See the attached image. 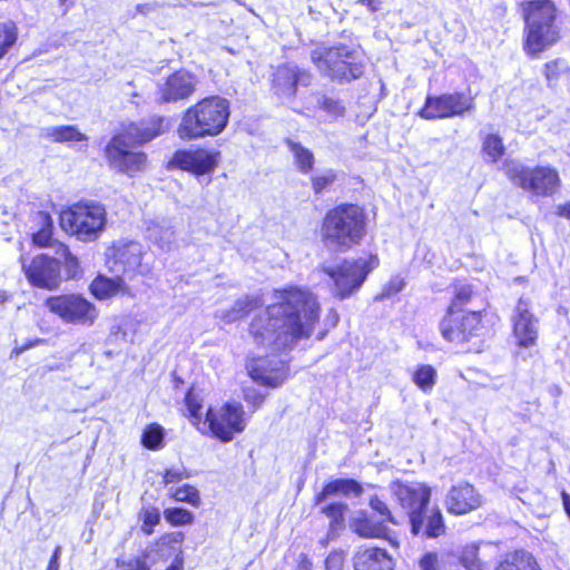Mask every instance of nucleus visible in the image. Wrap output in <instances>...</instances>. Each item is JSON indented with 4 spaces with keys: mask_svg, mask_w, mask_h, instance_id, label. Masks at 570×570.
<instances>
[{
    "mask_svg": "<svg viewBox=\"0 0 570 570\" xmlns=\"http://www.w3.org/2000/svg\"><path fill=\"white\" fill-rule=\"evenodd\" d=\"M218 158L219 153L214 150H178L173 157V164L195 175H204L215 169Z\"/></svg>",
    "mask_w": 570,
    "mask_h": 570,
    "instance_id": "obj_20",
    "label": "nucleus"
},
{
    "mask_svg": "<svg viewBox=\"0 0 570 570\" xmlns=\"http://www.w3.org/2000/svg\"><path fill=\"white\" fill-rule=\"evenodd\" d=\"M139 520L141 523V531L150 535L154 533L155 527L160 522V511L156 507H142L139 514Z\"/></svg>",
    "mask_w": 570,
    "mask_h": 570,
    "instance_id": "obj_40",
    "label": "nucleus"
},
{
    "mask_svg": "<svg viewBox=\"0 0 570 570\" xmlns=\"http://www.w3.org/2000/svg\"><path fill=\"white\" fill-rule=\"evenodd\" d=\"M45 306L63 323L72 325L91 326L99 315L96 305L80 294L50 296Z\"/></svg>",
    "mask_w": 570,
    "mask_h": 570,
    "instance_id": "obj_11",
    "label": "nucleus"
},
{
    "mask_svg": "<svg viewBox=\"0 0 570 570\" xmlns=\"http://www.w3.org/2000/svg\"><path fill=\"white\" fill-rule=\"evenodd\" d=\"M390 490L400 505L406 510L412 533L419 535L423 530V509L430 502L431 489L420 482L394 481L390 484Z\"/></svg>",
    "mask_w": 570,
    "mask_h": 570,
    "instance_id": "obj_12",
    "label": "nucleus"
},
{
    "mask_svg": "<svg viewBox=\"0 0 570 570\" xmlns=\"http://www.w3.org/2000/svg\"><path fill=\"white\" fill-rule=\"evenodd\" d=\"M420 570H438V558L435 554H425L420 561Z\"/></svg>",
    "mask_w": 570,
    "mask_h": 570,
    "instance_id": "obj_55",
    "label": "nucleus"
},
{
    "mask_svg": "<svg viewBox=\"0 0 570 570\" xmlns=\"http://www.w3.org/2000/svg\"><path fill=\"white\" fill-rule=\"evenodd\" d=\"M423 530L419 533L425 538H439L445 532L442 512L439 508L423 509Z\"/></svg>",
    "mask_w": 570,
    "mask_h": 570,
    "instance_id": "obj_27",
    "label": "nucleus"
},
{
    "mask_svg": "<svg viewBox=\"0 0 570 570\" xmlns=\"http://www.w3.org/2000/svg\"><path fill=\"white\" fill-rule=\"evenodd\" d=\"M460 562L466 570H488L487 563L479 557L476 544H469L462 549Z\"/></svg>",
    "mask_w": 570,
    "mask_h": 570,
    "instance_id": "obj_37",
    "label": "nucleus"
},
{
    "mask_svg": "<svg viewBox=\"0 0 570 570\" xmlns=\"http://www.w3.org/2000/svg\"><path fill=\"white\" fill-rule=\"evenodd\" d=\"M18 39V28L13 21L0 23V59L12 48Z\"/></svg>",
    "mask_w": 570,
    "mask_h": 570,
    "instance_id": "obj_38",
    "label": "nucleus"
},
{
    "mask_svg": "<svg viewBox=\"0 0 570 570\" xmlns=\"http://www.w3.org/2000/svg\"><path fill=\"white\" fill-rule=\"evenodd\" d=\"M346 510L347 505L343 502H334L322 508V512L332 519V525L343 522Z\"/></svg>",
    "mask_w": 570,
    "mask_h": 570,
    "instance_id": "obj_46",
    "label": "nucleus"
},
{
    "mask_svg": "<svg viewBox=\"0 0 570 570\" xmlns=\"http://www.w3.org/2000/svg\"><path fill=\"white\" fill-rule=\"evenodd\" d=\"M164 429L156 423L149 424L142 432L141 443L149 450H157L163 446Z\"/></svg>",
    "mask_w": 570,
    "mask_h": 570,
    "instance_id": "obj_39",
    "label": "nucleus"
},
{
    "mask_svg": "<svg viewBox=\"0 0 570 570\" xmlns=\"http://www.w3.org/2000/svg\"><path fill=\"white\" fill-rule=\"evenodd\" d=\"M354 570H394L393 559L380 548H360L353 557Z\"/></svg>",
    "mask_w": 570,
    "mask_h": 570,
    "instance_id": "obj_23",
    "label": "nucleus"
},
{
    "mask_svg": "<svg viewBox=\"0 0 570 570\" xmlns=\"http://www.w3.org/2000/svg\"><path fill=\"white\" fill-rule=\"evenodd\" d=\"M563 504L568 515L570 517V497L567 493H563Z\"/></svg>",
    "mask_w": 570,
    "mask_h": 570,
    "instance_id": "obj_60",
    "label": "nucleus"
},
{
    "mask_svg": "<svg viewBox=\"0 0 570 570\" xmlns=\"http://www.w3.org/2000/svg\"><path fill=\"white\" fill-rule=\"evenodd\" d=\"M405 286L404 278L396 275L393 276L389 283L383 287L382 292L376 296V299L382 301L400 293Z\"/></svg>",
    "mask_w": 570,
    "mask_h": 570,
    "instance_id": "obj_48",
    "label": "nucleus"
},
{
    "mask_svg": "<svg viewBox=\"0 0 570 570\" xmlns=\"http://www.w3.org/2000/svg\"><path fill=\"white\" fill-rule=\"evenodd\" d=\"M168 495L178 502H186L195 508L200 505V495L199 491L189 484H184L183 487H169Z\"/></svg>",
    "mask_w": 570,
    "mask_h": 570,
    "instance_id": "obj_35",
    "label": "nucleus"
},
{
    "mask_svg": "<svg viewBox=\"0 0 570 570\" xmlns=\"http://www.w3.org/2000/svg\"><path fill=\"white\" fill-rule=\"evenodd\" d=\"M472 289L469 285H462L456 289L455 298L450 306L454 307V311H459V306L470 299Z\"/></svg>",
    "mask_w": 570,
    "mask_h": 570,
    "instance_id": "obj_52",
    "label": "nucleus"
},
{
    "mask_svg": "<svg viewBox=\"0 0 570 570\" xmlns=\"http://www.w3.org/2000/svg\"><path fill=\"white\" fill-rule=\"evenodd\" d=\"M60 553H61V547L58 546V547H56L46 570H59Z\"/></svg>",
    "mask_w": 570,
    "mask_h": 570,
    "instance_id": "obj_56",
    "label": "nucleus"
},
{
    "mask_svg": "<svg viewBox=\"0 0 570 570\" xmlns=\"http://www.w3.org/2000/svg\"><path fill=\"white\" fill-rule=\"evenodd\" d=\"M106 224V208L96 202L75 204L60 214L61 228L81 242L96 240Z\"/></svg>",
    "mask_w": 570,
    "mask_h": 570,
    "instance_id": "obj_7",
    "label": "nucleus"
},
{
    "mask_svg": "<svg viewBox=\"0 0 570 570\" xmlns=\"http://www.w3.org/2000/svg\"><path fill=\"white\" fill-rule=\"evenodd\" d=\"M482 151L487 159L497 163L505 151L502 138L497 134H489L482 141Z\"/></svg>",
    "mask_w": 570,
    "mask_h": 570,
    "instance_id": "obj_36",
    "label": "nucleus"
},
{
    "mask_svg": "<svg viewBox=\"0 0 570 570\" xmlns=\"http://www.w3.org/2000/svg\"><path fill=\"white\" fill-rule=\"evenodd\" d=\"M481 315L479 312L454 311L449 307L440 323V332L444 340L454 344H463L480 335Z\"/></svg>",
    "mask_w": 570,
    "mask_h": 570,
    "instance_id": "obj_14",
    "label": "nucleus"
},
{
    "mask_svg": "<svg viewBox=\"0 0 570 570\" xmlns=\"http://www.w3.org/2000/svg\"><path fill=\"white\" fill-rule=\"evenodd\" d=\"M164 518L173 527L188 525L194 522V514L183 508H167L164 510Z\"/></svg>",
    "mask_w": 570,
    "mask_h": 570,
    "instance_id": "obj_41",
    "label": "nucleus"
},
{
    "mask_svg": "<svg viewBox=\"0 0 570 570\" xmlns=\"http://www.w3.org/2000/svg\"><path fill=\"white\" fill-rule=\"evenodd\" d=\"M185 404L187 407L188 416L194 424L202 423V407L203 399L194 390L188 391L185 396Z\"/></svg>",
    "mask_w": 570,
    "mask_h": 570,
    "instance_id": "obj_42",
    "label": "nucleus"
},
{
    "mask_svg": "<svg viewBox=\"0 0 570 570\" xmlns=\"http://www.w3.org/2000/svg\"><path fill=\"white\" fill-rule=\"evenodd\" d=\"M318 70L333 80L351 81L364 72V63L358 50L345 45L318 47L311 52Z\"/></svg>",
    "mask_w": 570,
    "mask_h": 570,
    "instance_id": "obj_6",
    "label": "nucleus"
},
{
    "mask_svg": "<svg viewBox=\"0 0 570 570\" xmlns=\"http://www.w3.org/2000/svg\"><path fill=\"white\" fill-rule=\"evenodd\" d=\"M567 69V62L562 59H556L547 62L544 66V76L549 86L553 85Z\"/></svg>",
    "mask_w": 570,
    "mask_h": 570,
    "instance_id": "obj_44",
    "label": "nucleus"
},
{
    "mask_svg": "<svg viewBox=\"0 0 570 570\" xmlns=\"http://www.w3.org/2000/svg\"><path fill=\"white\" fill-rule=\"evenodd\" d=\"M59 1H60V3L62 4V3H65L67 0H59Z\"/></svg>",
    "mask_w": 570,
    "mask_h": 570,
    "instance_id": "obj_63",
    "label": "nucleus"
},
{
    "mask_svg": "<svg viewBox=\"0 0 570 570\" xmlns=\"http://www.w3.org/2000/svg\"><path fill=\"white\" fill-rule=\"evenodd\" d=\"M344 561L343 551H332L325 559V570H344Z\"/></svg>",
    "mask_w": 570,
    "mask_h": 570,
    "instance_id": "obj_51",
    "label": "nucleus"
},
{
    "mask_svg": "<svg viewBox=\"0 0 570 570\" xmlns=\"http://www.w3.org/2000/svg\"><path fill=\"white\" fill-rule=\"evenodd\" d=\"M503 170L514 185L537 196H551L561 185L559 173L550 166L531 168L515 160H507Z\"/></svg>",
    "mask_w": 570,
    "mask_h": 570,
    "instance_id": "obj_9",
    "label": "nucleus"
},
{
    "mask_svg": "<svg viewBox=\"0 0 570 570\" xmlns=\"http://www.w3.org/2000/svg\"><path fill=\"white\" fill-rule=\"evenodd\" d=\"M145 254V247L139 242L119 239L107 249V264L110 272L120 273L129 279L136 275L147 276L151 273V265L142 262Z\"/></svg>",
    "mask_w": 570,
    "mask_h": 570,
    "instance_id": "obj_10",
    "label": "nucleus"
},
{
    "mask_svg": "<svg viewBox=\"0 0 570 570\" xmlns=\"http://www.w3.org/2000/svg\"><path fill=\"white\" fill-rule=\"evenodd\" d=\"M276 302L250 324V333L257 345L273 353L308 337L320 317V304L313 293L291 287L275 293Z\"/></svg>",
    "mask_w": 570,
    "mask_h": 570,
    "instance_id": "obj_1",
    "label": "nucleus"
},
{
    "mask_svg": "<svg viewBox=\"0 0 570 570\" xmlns=\"http://www.w3.org/2000/svg\"><path fill=\"white\" fill-rule=\"evenodd\" d=\"M352 528L363 538H381L385 535L387 530L384 521H377L367 515L356 518L352 523Z\"/></svg>",
    "mask_w": 570,
    "mask_h": 570,
    "instance_id": "obj_28",
    "label": "nucleus"
},
{
    "mask_svg": "<svg viewBox=\"0 0 570 570\" xmlns=\"http://www.w3.org/2000/svg\"><path fill=\"white\" fill-rule=\"evenodd\" d=\"M229 101L219 96L204 98L183 115L177 134L181 139H198L219 135L229 119Z\"/></svg>",
    "mask_w": 570,
    "mask_h": 570,
    "instance_id": "obj_4",
    "label": "nucleus"
},
{
    "mask_svg": "<svg viewBox=\"0 0 570 570\" xmlns=\"http://www.w3.org/2000/svg\"><path fill=\"white\" fill-rule=\"evenodd\" d=\"M436 377V370L428 364L420 365L412 374V381L425 394L433 390Z\"/></svg>",
    "mask_w": 570,
    "mask_h": 570,
    "instance_id": "obj_33",
    "label": "nucleus"
},
{
    "mask_svg": "<svg viewBox=\"0 0 570 570\" xmlns=\"http://www.w3.org/2000/svg\"><path fill=\"white\" fill-rule=\"evenodd\" d=\"M317 105L321 109H323L333 117L342 116L345 111V107L340 100L327 96L320 97L317 100Z\"/></svg>",
    "mask_w": 570,
    "mask_h": 570,
    "instance_id": "obj_45",
    "label": "nucleus"
},
{
    "mask_svg": "<svg viewBox=\"0 0 570 570\" xmlns=\"http://www.w3.org/2000/svg\"><path fill=\"white\" fill-rule=\"evenodd\" d=\"M370 507L381 515V518H382L381 521H384V523L385 522L395 523L393 515H392L390 509L387 508L386 503L383 502L380 498H377V497L371 498Z\"/></svg>",
    "mask_w": 570,
    "mask_h": 570,
    "instance_id": "obj_50",
    "label": "nucleus"
},
{
    "mask_svg": "<svg viewBox=\"0 0 570 570\" xmlns=\"http://www.w3.org/2000/svg\"><path fill=\"white\" fill-rule=\"evenodd\" d=\"M125 570H149L148 566L146 564V561L138 558L130 560L126 563Z\"/></svg>",
    "mask_w": 570,
    "mask_h": 570,
    "instance_id": "obj_57",
    "label": "nucleus"
},
{
    "mask_svg": "<svg viewBox=\"0 0 570 570\" xmlns=\"http://www.w3.org/2000/svg\"><path fill=\"white\" fill-rule=\"evenodd\" d=\"M43 136L55 142L85 141L87 136L75 126H52L45 128Z\"/></svg>",
    "mask_w": 570,
    "mask_h": 570,
    "instance_id": "obj_30",
    "label": "nucleus"
},
{
    "mask_svg": "<svg viewBox=\"0 0 570 570\" xmlns=\"http://www.w3.org/2000/svg\"><path fill=\"white\" fill-rule=\"evenodd\" d=\"M531 307L529 298L520 297L511 316L517 345L523 348L534 346L539 336V318L532 313Z\"/></svg>",
    "mask_w": 570,
    "mask_h": 570,
    "instance_id": "obj_16",
    "label": "nucleus"
},
{
    "mask_svg": "<svg viewBox=\"0 0 570 570\" xmlns=\"http://www.w3.org/2000/svg\"><path fill=\"white\" fill-rule=\"evenodd\" d=\"M246 424L245 412L239 403H227L216 411L208 409L203 422L204 428L207 426L210 433L222 442L232 441L235 433L245 430Z\"/></svg>",
    "mask_w": 570,
    "mask_h": 570,
    "instance_id": "obj_13",
    "label": "nucleus"
},
{
    "mask_svg": "<svg viewBox=\"0 0 570 570\" xmlns=\"http://www.w3.org/2000/svg\"><path fill=\"white\" fill-rule=\"evenodd\" d=\"M361 3L365 4L372 12H375L381 7L380 0H360Z\"/></svg>",
    "mask_w": 570,
    "mask_h": 570,
    "instance_id": "obj_59",
    "label": "nucleus"
},
{
    "mask_svg": "<svg viewBox=\"0 0 570 570\" xmlns=\"http://www.w3.org/2000/svg\"><path fill=\"white\" fill-rule=\"evenodd\" d=\"M265 396L257 393L255 390L247 389L245 390V401L254 406V409L259 407L264 402Z\"/></svg>",
    "mask_w": 570,
    "mask_h": 570,
    "instance_id": "obj_54",
    "label": "nucleus"
},
{
    "mask_svg": "<svg viewBox=\"0 0 570 570\" xmlns=\"http://www.w3.org/2000/svg\"><path fill=\"white\" fill-rule=\"evenodd\" d=\"M309 76L302 72L296 67H278L274 75V86L284 96L292 97L296 92L298 83L307 86Z\"/></svg>",
    "mask_w": 570,
    "mask_h": 570,
    "instance_id": "obj_24",
    "label": "nucleus"
},
{
    "mask_svg": "<svg viewBox=\"0 0 570 570\" xmlns=\"http://www.w3.org/2000/svg\"><path fill=\"white\" fill-rule=\"evenodd\" d=\"M91 295L99 299H109L116 295H122L128 297H135L136 293L126 283L121 276L107 277L105 275H98L94 278L89 286Z\"/></svg>",
    "mask_w": 570,
    "mask_h": 570,
    "instance_id": "obj_22",
    "label": "nucleus"
},
{
    "mask_svg": "<svg viewBox=\"0 0 570 570\" xmlns=\"http://www.w3.org/2000/svg\"><path fill=\"white\" fill-rule=\"evenodd\" d=\"M557 9L550 0H534L524 4L525 41L524 50L530 56L552 46L560 37L556 23Z\"/></svg>",
    "mask_w": 570,
    "mask_h": 570,
    "instance_id": "obj_5",
    "label": "nucleus"
},
{
    "mask_svg": "<svg viewBox=\"0 0 570 570\" xmlns=\"http://www.w3.org/2000/svg\"><path fill=\"white\" fill-rule=\"evenodd\" d=\"M166 570H180V567L175 566V564H171V566H170V567H168Z\"/></svg>",
    "mask_w": 570,
    "mask_h": 570,
    "instance_id": "obj_61",
    "label": "nucleus"
},
{
    "mask_svg": "<svg viewBox=\"0 0 570 570\" xmlns=\"http://www.w3.org/2000/svg\"><path fill=\"white\" fill-rule=\"evenodd\" d=\"M184 534L181 532L167 533L159 538L156 542L158 549H163L164 547H169L171 543L178 544L183 541Z\"/></svg>",
    "mask_w": 570,
    "mask_h": 570,
    "instance_id": "obj_53",
    "label": "nucleus"
},
{
    "mask_svg": "<svg viewBox=\"0 0 570 570\" xmlns=\"http://www.w3.org/2000/svg\"><path fill=\"white\" fill-rule=\"evenodd\" d=\"M250 304L252 302L247 297L240 298L235 302L234 306L230 309L222 312L220 317L225 323L236 322L237 320L243 318L248 313Z\"/></svg>",
    "mask_w": 570,
    "mask_h": 570,
    "instance_id": "obj_43",
    "label": "nucleus"
},
{
    "mask_svg": "<svg viewBox=\"0 0 570 570\" xmlns=\"http://www.w3.org/2000/svg\"><path fill=\"white\" fill-rule=\"evenodd\" d=\"M147 235L150 242L161 250H170L175 242V232L167 223H151L148 226Z\"/></svg>",
    "mask_w": 570,
    "mask_h": 570,
    "instance_id": "obj_26",
    "label": "nucleus"
},
{
    "mask_svg": "<svg viewBox=\"0 0 570 570\" xmlns=\"http://www.w3.org/2000/svg\"><path fill=\"white\" fill-rule=\"evenodd\" d=\"M495 570H540L535 559L525 551H515L497 567Z\"/></svg>",
    "mask_w": 570,
    "mask_h": 570,
    "instance_id": "obj_29",
    "label": "nucleus"
},
{
    "mask_svg": "<svg viewBox=\"0 0 570 570\" xmlns=\"http://www.w3.org/2000/svg\"><path fill=\"white\" fill-rule=\"evenodd\" d=\"M286 145L293 155L297 169L303 174L309 173L314 165L313 153L299 142L293 141L291 139L286 140Z\"/></svg>",
    "mask_w": 570,
    "mask_h": 570,
    "instance_id": "obj_31",
    "label": "nucleus"
},
{
    "mask_svg": "<svg viewBox=\"0 0 570 570\" xmlns=\"http://www.w3.org/2000/svg\"><path fill=\"white\" fill-rule=\"evenodd\" d=\"M336 179V174L333 170L323 171L312 178V187L316 194H321Z\"/></svg>",
    "mask_w": 570,
    "mask_h": 570,
    "instance_id": "obj_47",
    "label": "nucleus"
},
{
    "mask_svg": "<svg viewBox=\"0 0 570 570\" xmlns=\"http://www.w3.org/2000/svg\"><path fill=\"white\" fill-rule=\"evenodd\" d=\"M164 122L163 117H151L130 124L122 132L114 136L105 148L109 167L128 176L142 171L147 166V156L136 150V147L160 135Z\"/></svg>",
    "mask_w": 570,
    "mask_h": 570,
    "instance_id": "obj_2",
    "label": "nucleus"
},
{
    "mask_svg": "<svg viewBox=\"0 0 570 570\" xmlns=\"http://www.w3.org/2000/svg\"><path fill=\"white\" fill-rule=\"evenodd\" d=\"M253 381L271 387H277L287 377V368L283 360L273 357H254L246 365Z\"/></svg>",
    "mask_w": 570,
    "mask_h": 570,
    "instance_id": "obj_18",
    "label": "nucleus"
},
{
    "mask_svg": "<svg viewBox=\"0 0 570 570\" xmlns=\"http://www.w3.org/2000/svg\"><path fill=\"white\" fill-rule=\"evenodd\" d=\"M24 350H26V347L18 348V350H16V353L19 354V353L23 352Z\"/></svg>",
    "mask_w": 570,
    "mask_h": 570,
    "instance_id": "obj_62",
    "label": "nucleus"
},
{
    "mask_svg": "<svg viewBox=\"0 0 570 570\" xmlns=\"http://www.w3.org/2000/svg\"><path fill=\"white\" fill-rule=\"evenodd\" d=\"M556 214L560 217L570 219V200L564 204L558 205L556 208Z\"/></svg>",
    "mask_w": 570,
    "mask_h": 570,
    "instance_id": "obj_58",
    "label": "nucleus"
},
{
    "mask_svg": "<svg viewBox=\"0 0 570 570\" xmlns=\"http://www.w3.org/2000/svg\"><path fill=\"white\" fill-rule=\"evenodd\" d=\"M56 255L60 263L63 262L67 278H77L82 274L78 258L71 254L68 246L58 243Z\"/></svg>",
    "mask_w": 570,
    "mask_h": 570,
    "instance_id": "obj_34",
    "label": "nucleus"
},
{
    "mask_svg": "<svg viewBox=\"0 0 570 570\" xmlns=\"http://www.w3.org/2000/svg\"><path fill=\"white\" fill-rule=\"evenodd\" d=\"M35 220L41 227L32 234L33 243L40 247L50 246L52 238V219L50 215L43 212H38L35 216Z\"/></svg>",
    "mask_w": 570,
    "mask_h": 570,
    "instance_id": "obj_32",
    "label": "nucleus"
},
{
    "mask_svg": "<svg viewBox=\"0 0 570 570\" xmlns=\"http://www.w3.org/2000/svg\"><path fill=\"white\" fill-rule=\"evenodd\" d=\"M483 503L482 495L466 482L453 485L446 494V510L456 515L466 514L479 509Z\"/></svg>",
    "mask_w": 570,
    "mask_h": 570,
    "instance_id": "obj_21",
    "label": "nucleus"
},
{
    "mask_svg": "<svg viewBox=\"0 0 570 570\" xmlns=\"http://www.w3.org/2000/svg\"><path fill=\"white\" fill-rule=\"evenodd\" d=\"M196 77L186 71L179 70L169 75L158 83V95L163 102H175L193 95L196 88Z\"/></svg>",
    "mask_w": 570,
    "mask_h": 570,
    "instance_id": "obj_19",
    "label": "nucleus"
},
{
    "mask_svg": "<svg viewBox=\"0 0 570 570\" xmlns=\"http://www.w3.org/2000/svg\"><path fill=\"white\" fill-rule=\"evenodd\" d=\"M188 478L186 469L184 466H173L166 469L163 474V481L165 485L177 483Z\"/></svg>",
    "mask_w": 570,
    "mask_h": 570,
    "instance_id": "obj_49",
    "label": "nucleus"
},
{
    "mask_svg": "<svg viewBox=\"0 0 570 570\" xmlns=\"http://www.w3.org/2000/svg\"><path fill=\"white\" fill-rule=\"evenodd\" d=\"M362 487L355 480L352 479H337L327 483L323 490L316 494L315 504H321L325 500L334 495H360Z\"/></svg>",
    "mask_w": 570,
    "mask_h": 570,
    "instance_id": "obj_25",
    "label": "nucleus"
},
{
    "mask_svg": "<svg viewBox=\"0 0 570 570\" xmlns=\"http://www.w3.org/2000/svg\"><path fill=\"white\" fill-rule=\"evenodd\" d=\"M474 109V100L464 92L428 96L419 115L424 119L462 117Z\"/></svg>",
    "mask_w": 570,
    "mask_h": 570,
    "instance_id": "obj_15",
    "label": "nucleus"
},
{
    "mask_svg": "<svg viewBox=\"0 0 570 570\" xmlns=\"http://www.w3.org/2000/svg\"><path fill=\"white\" fill-rule=\"evenodd\" d=\"M325 247L346 252L365 235L364 210L352 204L340 205L327 212L321 228Z\"/></svg>",
    "mask_w": 570,
    "mask_h": 570,
    "instance_id": "obj_3",
    "label": "nucleus"
},
{
    "mask_svg": "<svg viewBox=\"0 0 570 570\" xmlns=\"http://www.w3.org/2000/svg\"><path fill=\"white\" fill-rule=\"evenodd\" d=\"M377 266L379 258L374 255H368L355 259H344L336 267L324 266L323 272L334 283V296L344 299L357 292L367 275Z\"/></svg>",
    "mask_w": 570,
    "mask_h": 570,
    "instance_id": "obj_8",
    "label": "nucleus"
},
{
    "mask_svg": "<svg viewBox=\"0 0 570 570\" xmlns=\"http://www.w3.org/2000/svg\"><path fill=\"white\" fill-rule=\"evenodd\" d=\"M21 264L31 285L45 289H55L59 286L61 277L58 258L40 254L33 257L29 264L21 258Z\"/></svg>",
    "mask_w": 570,
    "mask_h": 570,
    "instance_id": "obj_17",
    "label": "nucleus"
}]
</instances>
